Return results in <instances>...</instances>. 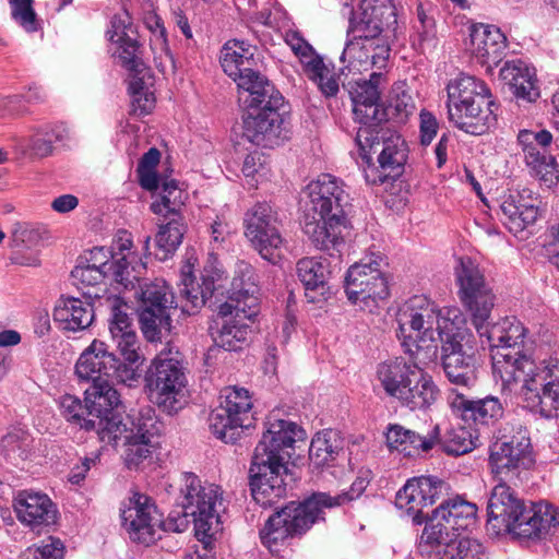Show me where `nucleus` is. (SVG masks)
<instances>
[{"label":"nucleus","mask_w":559,"mask_h":559,"mask_svg":"<svg viewBox=\"0 0 559 559\" xmlns=\"http://www.w3.org/2000/svg\"><path fill=\"white\" fill-rule=\"evenodd\" d=\"M344 217L333 218L332 215H318L308 211L305 215L304 231L320 250L335 248L342 242Z\"/></svg>","instance_id":"nucleus-40"},{"label":"nucleus","mask_w":559,"mask_h":559,"mask_svg":"<svg viewBox=\"0 0 559 559\" xmlns=\"http://www.w3.org/2000/svg\"><path fill=\"white\" fill-rule=\"evenodd\" d=\"M116 44L119 45L118 57L122 66L131 73L142 74L146 67L140 56V44L138 40L132 37Z\"/></svg>","instance_id":"nucleus-58"},{"label":"nucleus","mask_w":559,"mask_h":559,"mask_svg":"<svg viewBox=\"0 0 559 559\" xmlns=\"http://www.w3.org/2000/svg\"><path fill=\"white\" fill-rule=\"evenodd\" d=\"M439 432L438 425H435L427 433L406 429L401 425H391L385 438L391 450H396L405 456H412L431 450L439 440Z\"/></svg>","instance_id":"nucleus-39"},{"label":"nucleus","mask_w":559,"mask_h":559,"mask_svg":"<svg viewBox=\"0 0 559 559\" xmlns=\"http://www.w3.org/2000/svg\"><path fill=\"white\" fill-rule=\"evenodd\" d=\"M444 519H437V509L433 511L430 522L426 524L421 540L429 545L444 546L452 542L451 535H455L451 527H447Z\"/></svg>","instance_id":"nucleus-57"},{"label":"nucleus","mask_w":559,"mask_h":559,"mask_svg":"<svg viewBox=\"0 0 559 559\" xmlns=\"http://www.w3.org/2000/svg\"><path fill=\"white\" fill-rule=\"evenodd\" d=\"M140 300L139 322L144 336L154 342L162 330L169 331V311L178 307V300L164 280H155L140 286L136 293Z\"/></svg>","instance_id":"nucleus-12"},{"label":"nucleus","mask_w":559,"mask_h":559,"mask_svg":"<svg viewBox=\"0 0 559 559\" xmlns=\"http://www.w3.org/2000/svg\"><path fill=\"white\" fill-rule=\"evenodd\" d=\"M71 276L74 285L79 289L83 290L84 295L98 297V293H93L90 289L100 285L108 274L105 269H96L87 264H79L72 270Z\"/></svg>","instance_id":"nucleus-54"},{"label":"nucleus","mask_w":559,"mask_h":559,"mask_svg":"<svg viewBox=\"0 0 559 559\" xmlns=\"http://www.w3.org/2000/svg\"><path fill=\"white\" fill-rule=\"evenodd\" d=\"M60 408L62 415L68 421L78 425L86 431L94 430L102 442L108 444L112 443V437H115V433L117 431L119 432V429H121L119 423L115 420L106 421V419H97L88 416L85 405L82 404L80 399L73 395L62 396L60 401Z\"/></svg>","instance_id":"nucleus-34"},{"label":"nucleus","mask_w":559,"mask_h":559,"mask_svg":"<svg viewBox=\"0 0 559 559\" xmlns=\"http://www.w3.org/2000/svg\"><path fill=\"white\" fill-rule=\"evenodd\" d=\"M448 118L457 129L472 135L486 133L496 122L487 85L471 75H460L447 85Z\"/></svg>","instance_id":"nucleus-5"},{"label":"nucleus","mask_w":559,"mask_h":559,"mask_svg":"<svg viewBox=\"0 0 559 559\" xmlns=\"http://www.w3.org/2000/svg\"><path fill=\"white\" fill-rule=\"evenodd\" d=\"M13 20L26 32H36L39 27L33 0H9Z\"/></svg>","instance_id":"nucleus-59"},{"label":"nucleus","mask_w":559,"mask_h":559,"mask_svg":"<svg viewBox=\"0 0 559 559\" xmlns=\"http://www.w3.org/2000/svg\"><path fill=\"white\" fill-rule=\"evenodd\" d=\"M442 450L450 455H463L475 448L472 435L463 427L449 430L440 440Z\"/></svg>","instance_id":"nucleus-56"},{"label":"nucleus","mask_w":559,"mask_h":559,"mask_svg":"<svg viewBox=\"0 0 559 559\" xmlns=\"http://www.w3.org/2000/svg\"><path fill=\"white\" fill-rule=\"evenodd\" d=\"M245 236L264 260L276 263L282 258L286 242L277 214L267 203H258L246 213Z\"/></svg>","instance_id":"nucleus-13"},{"label":"nucleus","mask_w":559,"mask_h":559,"mask_svg":"<svg viewBox=\"0 0 559 559\" xmlns=\"http://www.w3.org/2000/svg\"><path fill=\"white\" fill-rule=\"evenodd\" d=\"M13 508L17 519L38 534L57 522V507L46 493L20 491L14 498Z\"/></svg>","instance_id":"nucleus-23"},{"label":"nucleus","mask_w":559,"mask_h":559,"mask_svg":"<svg viewBox=\"0 0 559 559\" xmlns=\"http://www.w3.org/2000/svg\"><path fill=\"white\" fill-rule=\"evenodd\" d=\"M166 224H160L155 236L156 257L164 261L181 245L187 231V225L181 215L168 216Z\"/></svg>","instance_id":"nucleus-48"},{"label":"nucleus","mask_w":559,"mask_h":559,"mask_svg":"<svg viewBox=\"0 0 559 559\" xmlns=\"http://www.w3.org/2000/svg\"><path fill=\"white\" fill-rule=\"evenodd\" d=\"M455 276L460 300L469 313L483 344L491 348L492 370L495 371V357L498 354L519 359L530 358L522 353L526 329L518 319L504 318L492 325L488 324L495 306V295L478 264L471 258H460Z\"/></svg>","instance_id":"nucleus-1"},{"label":"nucleus","mask_w":559,"mask_h":559,"mask_svg":"<svg viewBox=\"0 0 559 559\" xmlns=\"http://www.w3.org/2000/svg\"><path fill=\"white\" fill-rule=\"evenodd\" d=\"M396 24L395 9L391 0H364L360 11L352 13L347 36L350 40H377L384 27Z\"/></svg>","instance_id":"nucleus-17"},{"label":"nucleus","mask_w":559,"mask_h":559,"mask_svg":"<svg viewBox=\"0 0 559 559\" xmlns=\"http://www.w3.org/2000/svg\"><path fill=\"white\" fill-rule=\"evenodd\" d=\"M353 114L355 120L361 124L357 131L356 142L365 151L371 138L381 132L377 128L386 120V114L379 102L353 103Z\"/></svg>","instance_id":"nucleus-44"},{"label":"nucleus","mask_w":559,"mask_h":559,"mask_svg":"<svg viewBox=\"0 0 559 559\" xmlns=\"http://www.w3.org/2000/svg\"><path fill=\"white\" fill-rule=\"evenodd\" d=\"M258 285L253 267L240 261L236 264L228 299L218 308V313L227 317L235 312L236 317L253 318L257 314Z\"/></svg>","instance_id":"nucleus-18"},{"label":"nucleus","mask_w":559,"mask_h":559,"mask_svg":"<svg viewBox=\"0 0 559 559\" xmlns=\"http://www.w3.org/2000/svg\"><path fill=\"white\" fill-rule=\"evenodd\" d=\"M265 426L249 472L253 499L262 507H271L286 493V463L293 455L295 443L306 439V432L296 423L274 415L269 417Z\"/></svg>","instance_id":"nucleus-2"},{"label":"nucleus","mask_w":559,"mask_h":559,"mask_svg":"<svg viewBox=\"0 0 559 559\" xmlns=\"http://www.w3.org/2000/svg\"><path fill=\"white\" fill-rule=\"evenodd\" d=\"M248 111L243 117V136L251 143L273 147L288 138L289 128L284 110V97L266 85L263 93L249 94Z\"/></svg>","instance_id":"nucleus-6"},{"label":"nucleus","mask_w":559,"mask_h":559,"mask_svg":"<svg viewBox=\"0 0 559 559\" xmlns=\"http://www.w3.org/2000/svg\"><path fill=\"white\" fill-rule=\"evenodd\" d=\"M93 306L80 298H60L53 309V319L62 330L78 332L87 329L94 320Z\"/></svg>","instance_id":"nucleus-42"},{"label":"nucleus","mask_w":559,"mask_h":559,"mask_svg":"<svg viewBox=\"0 0 559 559\" xmlns=\"http://www.w3.org/2000/svg\"><path fill=\"white\" fill-rule=\"evenodd\" d=\"M307 78L314 82L325 97H334L340 91L337 80L331 75L320 55L312 49L299 59Z\"/></svg>","instance_id":"nucleus-47"},{"label":"nucleus","mask_w":559,"mask_h":559,"mask_svg":"<svg viewBox=\"0 0 559 559\" xmlns=\"http://www.w3.org/2000/svg\"><path fill=\"white\" fill-rule=\"evenodd\" d=\"M371 48H372V41H357V40H350L346 43V46L343 50V53L341 56L342 62L348 61V67H353L354 69L359 70V68L356 67V63L358 64H370L371 66V59H369V56H371Z\"/></svg>","instance_id":"nucleus-62"},{"label":"nucleus","mask_w":559,"mask_h":559,"mask_svg":"<svg viewBox=\"0 0 559 559\" xmlns=\"http://www.w3.org/2000/svg\"><path fill=\"white\" fill-rule=\"evenodd\" d=\"M122 525L129 537L136 543L150 545L160 537V518L148 498L135 495L121 513Z\"/></svg>","instance_id":"nucleus-19"},{"label":"nucleus","mask_w":559,"mask_h":559,"mask_svg":"<svg viewBox=\"0 0 559 559\" xmlns=\"http://www.w3.org/2000/svg\"><path fill=\"white\" fill-rule=\"evenodd\" d=\"M132 249L133 241L131 234L126 230L118 231L110 250V257L112 259L110 267L115 266V282L119 283L124 288H133L135 283L139 282L142 271L145 270V263Z\"/></svg>","instance_id":"nucleus-24"},{"label":"nucleus","mask_w":559,"mask_h":559,"mask_svg":"<svg viewBox=\"0 0 559 559\" xmlns=\"http://www.w3.org/2000/svg\"><path fill=\"white\" fill-rule=\"evenodd\" d=\"M296 272L305 286V295L309 302H320L330 295L328 280L329 262L324 258H304L297 262Z\"/></svg>","instance_id":"nucleus-37"},{"label":"nucleus","mask_w":559,"mask_h":559,"mask_svg":"<svg viewBox=\"0 0 559 559\" xmlns=\"http://www.w3.org/2000/svg\"><path fill=\"white\" fill-rule=\"evenodd\" d=\"M371 48H372V41H357V40H350L346 43V46L343 50V53L341 56L342 62L348 61V67H353L354 69L359 70V68L356 67V63L358 64H370L371 66V59H369V56H371Z\"/></svg>","instance_id":"nucleus-61"},{"label":"nucleus","mask_w":559,"mask_h":559,"mask_svg":"<svg viewBox=\"0 0 559 559\" xmlns=\"http://www.w3.org/2000/svg\"><path fill=\"white\" fill-rule=\"evenodd\" d=\"M157 427L153 418H139L132 421V428L121 435L124 439V463L129 469H139L152 461L157 444Z\"/></svg>","instance_id":"nucleus-22"},{"label":"nucleus","mask_w":559,"mask_h":559,"mask_svg":"<svg viewBox=\"0 0 559 559\" xmlns=\"http://www.w3.org/2000/svg\"><path fill=\"white\" fill-rule=\"evenodd\" d=\"M439 393L432 377L420 367L396 400L412 411L427 409L437 402Z\"/></svg>","instance_id":"nucleus-43"},{"label":"nucleus","mask_w":559,"mask_h":559,"mask_svg":"<svg viewBox=\"0 0 559 559\" xmlns=\"http://www.w3.org/2000/svg\"><path fill=\"white\" fill-rule=\"evenodd\" d=\"M182 514H170L166 521L160 520V531L182 533L190 521L193 523L195 537L203 543L206 550L211 538L222 531L217 507L221 506L222 492L218 486L202 483L192 473L182 477Z\"/></svg>","instance_id":"nucleus-4"},{"label":"nucleus","mask_w":559,"mask_h":559,"mask_svg":"<svg viewBox=\"0 0 559 559\" xmlns=\"http://www.w3.org/2000/svg\"><path fill=\"white\" fill-rule=\"evenodd\" d=\"M476 504L463 500L460 497L442 502L437 508V519H444L447 527H451L454 533L471 530L476 524Z\"/></svg>","instance_id":"nucleus-45"},{"label":"nucleus","mask_w":559,"mask_h":559,"mask_svg":"<svg viewBox=\"0 0 559 559\" xmlns=\"http://www.w3.org/2000/svg\"><path fill=\"white\" fill-rule=\"evenodd\" d=\"M444 483L435 477H417L408 480L405 486L397 491L395 504L413 515L417 523H421L424 509L432 506L443 492Z\"/></svg>","instance_id":"nucleus-21"},{"label":"nucleus","mask_w":559,"mask_h":559,"mask_svg":"<svg viewBox=\"0 0 559 559\" xmlns=\"http://www.w3.org/2000/svg\"><path fill=\"white\" fill-rule=\"evenodd\" d=\"M63 545L53 537H49L40 545L28 547L22 552V559H62Z\"/></svg>","instance_id":"nucleus-63"},{"label":"nucleus","mask_w":559,"mask_h":559,"mask_svg":"<svg viewBox=\"0 0 559 559\" xmlns=\"http://www.w3.org/2000/svg\"><path fill=\"white\" fill-rule=\"evenodd\" d=\"M255 53V46L245 40L231 39L223 46L219 58L224 72L237 83L239 88L249 94L263 93V88L271 85L255 70L258 64Z\"/></svg>","instance_id":"nucleus-14"},{"label":"nucleus","mask_w":559,"mask_h":559,"mask_svg":"<svg viewBox=\"0 0 559 559\" xmlns=\"http://www.w3.org/2000/svg\"><path fill=\"white\" fill-rule=\"evenodd\" d=\"M45 230L28 223H16L11 231L9 260L12 264L36 266L39 264L37 248Z\"/></svg>","instance_id":"nucleus-32"},{"label":"nucleus","mask_w":559,"mask_h":559,"mask_svg":"<svg viewBox=\"0 0 559 559\" xmlns=\"http://www.w3.org/2000/svg\"><path fill=\"white\" fill-rule=\"evenodd\" d=\"M188 194L178 187L174 179H165L160 185V192L156 200L151 204V210L156 215H162L165 218L173 215H181V209Z\"/></svg>","instance_id":"nucleus-50"},{"label":"nucleus","mask_w":559,"mask_h":559,"mask_svg":"<svg viewBox=\"0 0 559 559\" xmlns=\"http://www.w3.org/2000/svg\"><path fill=\"white\" fill-rule=\"evenodd\" d=\"M441 343L443 369H453L464 365H474V347L472 335L465 324L453 332V328L445 330V337Z\"/></svg>","instance_id":"nucleus-41"},{"label":"nucleus","mask_w":559,"mask_h":559,"mask_svg":"<svg viewBox=\"0 0 559 559\" xmlns=\"http://www.w3.org/2000/svg\"><path fill=\"white\" fill-rule=\"evenodd\" d=\"M188 379L182 354L169 343L156 355L147 379L150 400L168 415L188 403Z\"/></svg>","instance_id":"nucleus-7"},{"label":"nucleus","mask_w":559,"mask_h":559,"mask_svg":"<svg viewBox=\"0 0 559 559\" xmlns=\"http://www.w3.org/2000/svg\"><path fill=\"white\" fill-rule=\"evenodd\" d=\"M552 139V134L545 129H523L518 133V144L526 166L547 188L559 182V163L547 152Z\"/></svg>","instance_id":"nucleus-16"},{"label":"nucleus","mask_w":559,"mask_h":559,"mask_svg":"<svg viewBox=\"0 0 559 559\" xmlns=\"http://www.w3.org/2000/svg\"><path fill=\"white\" fill-rule=\"evenodd\" d=\"M252 400L248 390L226 386L221 391L219 405L209 416L211 431L225 443L236 442L251 425Z\"/></svg>","instance_id":"nucleus-11"},{"label":"nucleus","mask_w":559,"mask_h":559,"mask_svg":"<svg viewBox=\"0 0 559 559\" xmlns=\"http://www.w3.org/2000/svg\"><path fill=\"white\" fill-rule=\"evenodd\" d=\"M311 207L309 211L318 215H332L333 218L344 217V207L348 204V193L343 182L330 174H321L307 186Z\"/></svg>","instance_id":"nucleus-20"},{"label":"nucleus","mask_w":559,"mask_h":559,"mask_svg":"<svg viewBox=\"0 0 559 559\" xmlns=\"http://www.w3.org/2000/svg\"><path fill=\"white\" fill-rule=\"evenodd\" d=\"M540 199L530 189L508 195L501 204L504 225L514 235L522 233L540 216Z\"/></svg>","instance_id":"nucleus-26"},{"label":"nucleus","mask_w":559,"mask_h":559,"mask_svg":"<svg viewBox=\"0 0 559 559\" xmlns=\"http://www.w3.org/2000/svg\"><path fill=\"white\" fill-rule=\"evenodd\" d=\"M126 308L127 306L119 298L115 297L110 300L109 332L120 354L129 364H134L140 359L139 343L131 319L124 311Z\"/></svg>","instance_id":"nucleus-35"},{"label":"nucleus","mask_w":559,"mask_h":559,"mask_svg":"<svg viewBox=\"0 0 559 559\" xmlns=\"http://www.w3.org/2000/svg\"><path fill=\"white\" fill-rule=\"evenodd\" d=\"M116 355L103 341L94 340L80 355L75 364V374L80 381L99 382L110 380Z\"/></svg>","instance_id":"nucleus-30"},{"label":"nucleus","mask_w":559,"mask_h":559,"mask_svg":"<svg viewBox=\"0 0 559 559\" xmlns=\"http://www.w3.org/2000/svg\"><path fill=\"white\" fill-rule=\"evenodd\" d=\"M180 299L178 307L183 312L192 314L201 309L206 300L212 297L215 286L212 280L203 278L202 285L194 283L190 274L182 272Z\"/></svg>","instance_id":"nucleus-46"},{"label":"nucleus","mask_w":559,"mask_h":559,"mask_svg":"<svg viewBox=\"0 0 559 559\" xmlns=\"http://www.w3.org/2000/svg\"><path fill=\"white\" fill-rule=\"evenodd\" d=\"M385 266L386 263L380 254H372L348 269L345 277V292L354 305L372 312L378 307L379 300L389 297Z\"/></svg>","instance_id":"nucleus-9"},{"label":"nucleus","mask_w":559,"mask_h":559,"mask_svg":"<svg viewBox=\"0 0 559 559\" xmlns=\"http://www.w3.org/2000/svg\"><path fill=\"white\" fill-rule=\"evenodd\" d=\"M469 38L473 57L488 71L501 62L507 49V38L498 27L485 24L473 25Z\"/></svg>","instance_id":"nucleus-29"},{"label":"nucleus","mask_w":559,"mask_h":559,"mask_svg":"<svg viewBox=\"0 0 559 559\" xmlns=\"http://www.w3.org/2000/svg\"><path fill=\"white\" fill-rule=\"evenodd\" d=\"M559 524V513L544 502L525 503L519 514V520L511 525L507 533L519 538L540 539L546 536L551 526Z\"/></svg>","instance_id":"nucleus-28"},{"label":"nucleus","mask_w":559,"mask_h":559,"mask_svg":"<svg viewBox=\"0 0 559 559\" xmlns=\"http://www.w3.org/2000/svg\"><path fill=\"white\" fill-rule=\"evenodd\" d=\"M527 405L545 418L559 416V385L539 388L536 391L519 389Z\"/></svg>","instance_id":"nucleus-52"},{"label":"nucleus","mask_w":559,"mask_h":559,"mask_svg":"<svg viewBox=\"0 0 559 559\" xmlns=\"http://www.w3.org/2000/svg\"><path fill=\"white\" fill-rule=\"evenodd\" d=\"M525 503L506 481H499L488 501V524L497 533L507 532L519 520Z\"/></svg>","instance_id":"nucleus-27"},{"label":"nucleus","mask_w":559,"mask_h":559,"mask_svg":"<svg viewBox=\"0 0 559 559\" xmlns=\"http://www.w3.org/2000/svg\"><path fill=\"white\" fill-rule=\"evenodd\" d=\"M401 334L404 338L414 340L415 350L407 348L413 358L426 364L437 358L438 342L445 337V330L453 332L465 324L459 309H447L444 312L424 296L412 297L397 314Z\"/></svg>","instance_id":"nucleus-3"},{"label":"nucleus","mask_w":559,"mask_h":559,"mask_svg":"<svg viewBox=\"0 0 559 559\" xmlns=\"http://www.w3.org/2000/svg\"><path fill=\"white\" fill-rule=\"evenodd\" d=\"M499 76L518 99L534 103L539 98L536 71L525 61L520 59L507 61L500 69Z\"/></svg>","instance_id":"nucleus-36"},{"label":"nucleus","mask_w":559,"mask_h":559,"mask_svg":"<svg viewBox=\"0 0 559 559\" xmlns=\"http://www.w3.org/2000/svg\"><path fill=\"white\" fill-rule=\"evenodd\" d=\"M383 75L381 72H372L370 74V79L359 80L352 87L350 96L353 103H368V102H379L380 99V91L379 84L382 80Z\"/></svg>","instance_id":"nucleus-60"},{"label":"nucleus","mask_w":559,"mask_h":559,"mask_svg":"<svg viewBox=\"0 0 559 559\" xmlns=\"http://www.w3.org/2000/svg\"><path fill=\"white\" fill-rule=\"evenodd\" d=\"M449 403L454 413L465 421L479 425H490L503 416L504 407L501 401L492 395L479 400H469L462 392L452 390Z\"/></svg>","instance_id":"nucleus-31"},{"label":"nucleus","mask_w":559,"mask_h":559,"mask_svg":"<svg viewBox=\"0 0 559 559\" xmlns=\"http://www.w3.org/2000/svg\"><path fill=\"white\" fill-rule=\"evenodd\" d=\"M219 316L223 319V323L217 336L214 338L216 345L229 352L240 349L249 333V325L245 320H251L252 318L236 317L235 312L227 317Z\"/></svg>","instance_id":"nucleus-51"},{"label":"nucleus","mask_w":559,"mask_h":559,"mask_svg":"<svg viewBox=\"0 0 559 559\" xmlns=\"http://www.w3.org/2000/svg\"><path fill=\"white\" fill-rule=\"evenodd\" d=\"M269 171L267 158L262 153L254 151L246 156L242 173L247 178L258 183L259 179H266Z\"/></svg>","instance_id":"nucleus-64"},{"label":"nucleus","mask_w":559,"mask_h":559,"mask_svg":"<svg viewBox=\"0 0 559 559\" xmlns=\"http://www.w3.org/2000/svg\"><path fill=\"white\" fill-rule=\"evenodd\" d=\"M495 360V377L510 392H518L519 389L536 391L539 388L559 385L558 359L544 361L542 367H536L531 358L519 359L510 355L498 354Z\"/></svg>","instance_id":"nucleus-10"},{"label":"nucleus","mask_w":559,"mask_h":559,"mask_svg":"<svg viewBox=\"0 0 559 559\" xmlns=\"http://www.w3.org/2000/svg\"><path fill=\"white\" fill-rule=\"evenodd\" d=\"M484 556L483 545L468 537L453 539L443 549V559H483Z\"/></svg>","instance_id":"nucleus-55"},{"label":"nucleus","mask_w":559,"mask_h":559,"mask_svg":"<svg viewBox=\"0 0 559 559\" xmlns=\"http://www.w3.org/2000/svg\"><path fill=\"white\" fill-rule=\"evenodd\" d=\"M418 360H406L403 357L388 359L378 365L376 378L390 397L396 399L402 390L411 384L412 378L420 368Z\"/></svg>","instance_id":"nucleus-38"},{"label":"nucleus","mask_w":559,"mask_h":559,"mask_svg":"<svg viewBox=\"0 0 559 559\" xmlns=\"http://www.w3.org/2000/svg\"><path fill=\"white\" fill-rule=\"evenodd\" d=\"M367 151L378 155L380 167L397 177L407 159L405 141L396 133L390 131L377 132L367 144Z\"/></svg>","instance_id":"nucleus-33"},{"label":"nucleus","mask_w":559,"mask_h":559,"mask_svg":"<svg viewBox=\"0 0 559 559\" xmlns=\"http://www.w3.org/2000/svg\"><path fill=\"white\" fill-rule=\"evenodd\" d=\"M331 495L313 493L304 502H289L269 518L260 532L262 544L271 551L278 544L295 535L304 534L317 521L322 520L324 508H331Z\"/></svg>","instance_id":"nucleus-8"},{"label":"nucleus","mask_w":559,"mask_h":559,"mask_svg":"<svg viewBox=\"0 0 559 559\" xmlns=\"http://www.w3.org/2000/svg\"><path fill=\"white\" fill-rule=\"evenodd\" d=\"M341 448V441L336 432L332 430L320 431L312 438L309 448L310 461L316 466H323L334 459Z\"/></svg>","instance_id":"nucleus-53"},{"label":"nucleus","mask_w":559,"mask_h":559,"mask_svg":"<svg viewBox=\"0 0 559 559\" xmlns=\"http://www.w3.org/2000/svg\"><path fill=\"white\" fill-rule=\"evenodd\" d=\"M85 408L87 415L92 418L106 419V421L115 420L119 423L121 429L112 437V443L117 442L123 432H127V424H124L116 409L120 405V395L118 391L110 384V380L91 383L84 391Z\"/></svg>","instance_id":"nucleus-25"},{"label":"nucleus","mask_w":559,"mask_h":559,"mask_svg":"<svg viewBox=\"0 0 559 559\" xmlns=\"http://www.w3.org/2000/svg\"><path fill=\"white\" fill-rule=\"evenodd\" d=\"M145 24L152 33L150 46L156 68L163 73L168 69L174 70V59L168 47L166 28L162 19L152 14L146 17Z\"/></svg>","instance_id":"nucleus-49"},{"label":"nucleus","mask_w":559,"mask_h":559,"mask_svg":"<svg viewBox=\"0 0 559 559\" xmlns=\"http://www.w3.org/2000/svg\"><path fill=\"white\" fill-rule=\"evenodd\" d=\"M491 472L501 476V481L518 477L521 471L534 464L531 439L526 428L519 426L510 437L496 443L489 456Z\"/></svg>","instance_id":"nucleus-15"}]
</instances>
